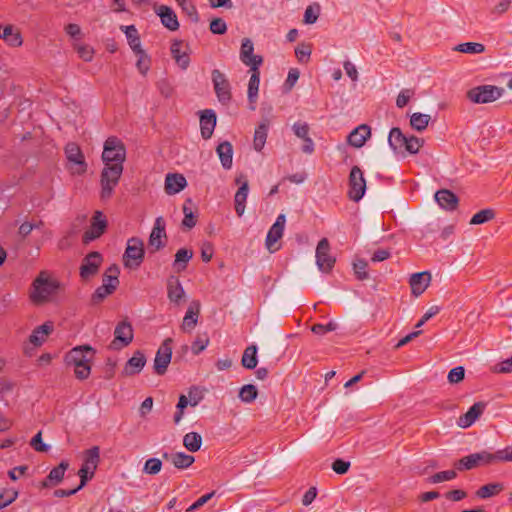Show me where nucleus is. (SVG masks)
<instances>
[{
    "label": "nucleus",
    "mask_w": 512,
    "mask_h": 512,
    "mask_svg": "<svg viewBox=\"0 0 512 512\" xmlns=\"http://www.w3.org/2000/svg\"><path fill=\"white\" fill-rule=\"evenodd\" d=\"M0 39L10 47H19L23 43L22 35L18 28L11 24L4 27L0 25Z\"/></svg>",
    "instance_id": "nucleus-24"
},
{
    "label": "nucleus",
    "mask_w": 512,
    "mask_h": 512,
    "mask_svg": "<svg viewBox=\"0 0 512 512\" xmlns=\"http://www.w3.org/2000/svg\"><path fill=\"white\" fill-rule=\"evenodd\" d=\"M187 184L185 177L181 174L169 173L165 178V192L174 195L182 191Z\"/></svg>",
    "instance_id": "nucleus-32"
},
{
    "label": "nucleus",
    "mask_w": 512,
    "mask_h": 512,
    "mask_svg": "<svg viewBox=\"0 0 512 512\" xmlns=\"http://www.w3.org/2000/svg\"><path fill=\"white\" fill-rule=\"evenodd\" d=\"M166 222L162 216L155 219L154 226L149 236V247L153 250L152 252L158 251L165 246V242L162 240L166 238Z\"/></svg>",
    "instance_id": "nucleus-17"
},
{
    "label": "nucleus",
    "mask_w": 512,
    "mask_h": 512,
    "mask_svg": "<svg viewBox=\"0 0 512 512\" xmlns=\"http://www.w3.org/2000/svg\"><path fill=\"white\" fill-rule=\"evenodd\" d=\"M430 120V115L416 112L410 117V125L413 129L421 132L427 128Z\"/></svg>",
    "instance_id": "nucleus-47"
},
{
    "label": "nucleus",
    "mask_w": 512,
    "mask_h": 512,
    "mask_svg": "<svg viewBox=\"0 0 512 512\" xmlns=\"http://www.w3.org/2000/svg\"><path fill=\"white\" fill-rule=\"evenodd\" d=\"M95 351L90 346H77L70 350L66 355L68 364L74 366L75 377L79 380H85L91 373V361Z\"/></svg>",
    "instance_id": "nucleus-1"
},
{
    "label": "nucleus",
    "mask_w": 512,
    "mask_h": 512,
    "mask_svg": "<svg viewBox=\"0 0 512 512\" xmlns=\"http://www.w3.org/2000/svg\"><path fill=\"white\" fill-rule=\"evenodd\" d=\"M493 464L497 462H511L512 461V448L506 447L492 453Z\"/></svg>",
    "instance_id": "nucleus-58"
},
{
    "label": "nucleus",
    "mask_w": 512,
    "mask_h": 512,
    "mask_svg": "<svg viewBox=\"0 0 512 512\" xmlns=\"http://www.w3.org/2000/svg\"><path fill=\"white\" fill-rule=\"evenodd\" d=\"M495 216V212L492 209H483L474 214L470 220L471 225L484 224L492 220Z\"/></svg>",
    "instance_id": "nucleus-49"
},
{
    "label": "nucleus",
    "mask_w": 512,
    "mask_h": 512,
    "mask_svg": "<svg viewBox=\"0 0 512 512\" xmlns=\"http://www.w3.org/2000/svg\"><path fill=\"white\" fill-rule=\"evenodd\" d=\"M59 282L51 278L47 272L41 271L33 280L30 290V299L34 304L50 301L59 289Z\"/></svg>",
    "instance_id": "nucleus-2"
},
{
    "label": "nucleus",
    "mask_w": 512,
    "mask_h": 512,
    "mask_svg": "<svg viewBox=\"0 0 512 512\" xmlns=\"http://www.w3.org/2000/svg\"><path fill=\"white\" fill-rule=\"evenodd\" d=\"M292 130L298 138L304 139L309 136L310 127L306 122L297 121L293 124Z\"/></svg>",
    "instance_id": "nucleus-62"
},
{
    "label": "nucleus",
    "mask_w": 512,
    "mask_h": 512,
    "mask_svg": "<svg viewBox=\"0 0 512 512\" xmlns=\"http://www.w3.org/2000/svg\"><path fill=\"white\" fill-rule=\"evenodd\" d=\"M155 13L160 17L161 23L170 31L179 29V22L174 10L166 5H159L154 7Z\"/></svg>",
    "instance_id": "nucleus-19"
},
{
    "label": "nucleus",
    "mask_w": 512,
    "mask_h": 512,
    "mask_svg": "<svg viewBox=\"0 0 512 512\" xmlns=\"http://www.w3.org/2000/svg\"><path fill=\"white\" fill-rule=\"evenodd\" d=\"M486 404L483 402L474 403L468 411L460 416L458 424L462 428L470 427L484 412Z\"/></svg>",
    "instance_id": "nucleus-26"
},
{
    "label": "nucleus",
    "mask_w": 512,
    "mask_h": 512,
    "mask_svg": "<svg viewBox=\"0 0 512 512\" xmlns=\"http://www.w3.org/2000/svg\"><path fill=\"white\" fill-rule=\"evenodd\" d=\"M146 364L145 355L141 351H136L133 356L126 362L123 374L132 376L141 372Z\"/></svg>",
    "instance_id": "nucleus-31"
},
{
    "label": "nucleus",
    "mask_w": 512,
    "mask_h": 512,
    "mask_svg": "<svg viewBox=\"0 0 512 512\" xmlns=\"http://www.w3.org/2000/svg\"><path fill=\"white\" fill-rule=\"evenodd\" d=\"M504 89L495 85H479L467 92V98L476 104H486L498 100Z\"/></svg>",
    "instance_id": "nucleus-5"
},
{
    "label": "nucleus",
    "mask_w": 512,
    "mask_h": 512,
    "mask_svg": "<svg viewBox=\"0 0 512 512\" xmlns=\"http://www.w3.org/2000/svg\"><path fill=\"white\" fill-rule=\"evenodd\" d=\"M430 280L431 274L427 271L412 274L409 281L412 294L420 296L427 289Z\"/></svg>",
    "instance_id": "nucleus-28"
},
{
    "label": "nucleus",
    "mask_w": 512,
    "mask_h": 512,
    "mask_svg": "<svg viewBox=\"0 0 512 512\" xmlns=\"http://www.w3.org/2000/svg\"><path fill=\"white\" fill-rule=\"evenodd\" d=\"M216 126V114L213 110L206 109L200 115V130L203 139L211 138Z\"/></svg>",
    "instance_id": "nucleus-23"
},
{
    "label": "nucleus",
    "mask_w": 512,
    "mask_h": 512,
    "mask_svg": "<svg viewBox=\"0 0 512 512\" xmlns=\"http://www.w3.org/2000/svg\"><path fill=\"white\" fill-rule=\"evenodd\" d=\"M216 153L219 156L222 167L225 170L232 168L233 164V146L229 141L219 143L216 148Z\"/></svg>",
    "instance_id": "nucleus-33"
},
{
    "label": "nucleus",
    "mask_w": 512,
    "mask_h": 512,
    "mask_svg": "<svg viewBox=\"0 0 512 512\" xmlns=\"http://www.w3.org/2000/svg\"><path fill=\"white\" fill-rule=\"evenodd\" d=\"M423 144L424 141L422 139L416 136H410L407 137L403 148L411 154H416L418 153L419 149L423 146Z\"/></svg>",
    "instance_id": "nucleus-55"
},
{
    "label": "nucleus",
    "mask_w": 512,
    "mask_h": 512,
    "mask_svg": "<svg viewBox=\"0 0 512 512\" xmlns=\"http://www.w3.org/2000/svg\"><path fill=\"white\" fill-rule=\"evenodd\" d=\"M113 291L106 285L99 286L92 295V302L98 304L102 302L107 296L111 295Z\"/></svg>",
    "instance_id": "nucleus-63"
},
{
    "label": "nucleus",
    "mask_w": 512,
    "mask_h": 512,
    "mask_svg": "<svg viewBox=\"0 0 512 512\" xmlns=\"http://www.w3.org/2000/svg\"><path fill=\"white\" fill-rule=\"evenodd\" d=\"M176 2L191 22L197 23L199 21L197 8L191 0H176Z\"/></svg>",
    "instance_id": "nucleus-46"
},
{
    "label": "nucleus",
    "mask_w": 512,
    "mask_h": 512,
    "mask_svg": "<svg viewBox=\"0 0 512 512\" xmlns=\"http://www.w3.org/2000/svg\"><path fill=\"white\" fill-rule=\"evenodd\" d=\"M269 130V121H262L258 127L255 129L253 145L254 149L258 152L262 151L264 145L266 143L267 134Z\"/></svg>",
    "instance_id": "nucleus-38"
},
{
    "label": "nucleus",
    "mask_w": 512,
    "mask_h": 512,
    "mask_svg": "<svg viewBox=\"0 0 512 512\" xmlns=\"http://www.w3.org/2000/svg\"><path fill=\"white\" fill-rule=\"evenodd\" d=\"M254 45L253 42L249 38H244L242 40L241 48H240V60L246 66L250 68L254 67V64L259 60L260 66L263 63V58L260 55H254Z\"/></svg>",
    "instance_id": "nucleus-22"
},
{
    "label": "nucleus",
    "mask_w": 512,
    "mask_h": 512,
    "mask_svg": "<svg viewBox=\"0 0 512 512\" xmlns=\"http://www.w3.org/2000/svg\"><path fill=\"white\" fill-rule=\"evenodd\" d=\"M145 255L144 243L140 238L132 237L128 239L127 246L123 255L125 267L129 269L138 268L143 262Z\"/></svg>",
    "instance_id": "nucleus-6"
},
{
    "label": "nucleus",
    "mask_w": 512,
    "mask_h": 512,
    "mask_svg": "<svg viewBox=\"0 0 512 512\" xmlns=\"http://www.w3.org/2000/svg\"><path fill=\"white\" fill-rule=\"evenodd\" d=\"M162 462L158 458H149L146 460L143 472L149 475H156L161 471Z\"/></svg>",
    "instance_id": "nucleus-53"
},
{
    "label": "nucleus",
    "mask_w": 512,
    "mask_h": 512,
    "mask_svg": "<svg viewBox=\"0 0 512 512\" xmlns=\"http://www.w3.org/2000/svg\"><path fill=\"white\" fill-rule=\"evenodd\" d=\"M235 183L240 185L234 196L235 212L239 217H241L244 214L246 208L249 184L244 175H239L236 177Z\"/></svg>",
    "instance_id": "nucleus-16"
},
{
    "label": "nucleus",
    "mask_w": 512,
    "mask_h": 512,
    "mask_svg": "<svg viewBox=\"0 0 512 512\" xmlns=\"http://www.w3.org/2000/svg\"><path fill=\"white\" fill-rule=\"evenodd\" d=\"M454 50L466 54H480L484 52L485 46L481 43L466 42L458 44Z\"/></svg>",
    "instance_id": "nucleus-48"
},
{
    "label": "nucleus",
    "mask_w": 512,
    "mask_h": 512,
    "mask_svg": "<svg viewBox=\"0 0 512 512\" xmlns=\"http://www.w3.org/2000/svg\"><path fill=\"white\" fill-rule=\"evenodd\" d=\"M53 324L51 322H46L37 328H35L30 337L29 341L34 346H41L47 339L50 333L53 331Z\"/></svg>",
    "instance_id": "nucleus-34"
},
{
    "label": "nucleus",
    "mask_w": 512,
    "mask_h": 512,
    "mask_svg": "<svg viewBox=\"0 0 512 512\" xmlns=\"http://www.w3.org/2000/svg\"><path fill=\"white\" fill-rule=\"evenodd\" d=\"M212 83L220 103L226 105L231 101V85L224 73L218 69L212 71Z\"/></svg>",
    "instance_id": "nucleus-10"
},
{
    "label": "nucleus",
    "mask_w": 512,
    "mask_h": 512,
    "mask_svg": "<svg viewBox=\"0 0 512 512\" xmlns=\"http://www.w3.org/2000/svg\"><path fill=\"white\" fill-rule=\"evenodd\" d=\"M338 325L334 321H329L327 324H314L311 331L316 335H324L327 332L335 331Z\"/></svg>",
    "instance_id": "nucleus-60"
},
{
    "label": "nucleus",
    "mask_w": 512,
    "mask_h": 512,
    "mask_svg": "<svg viewBox=\"0 0 512 512\" xmlns=\"http://www.w3.org/2000/svg\"><path fill=\"white\" fill-rule=\"evenodd\" d=\"M209 344V338L207 335H199L194 340L191 346V350L194 355H199L202 351L206 349Z\"/></svg>",
    "instance_id": "nucleus-57"
},
{
    "label": "nucleus",
    "mask_w": 512,
    "mask_h": 512,
    "mask_svg": "<svg viewBox=\"0 0 512 512\" xmlns=\"http://www.w3.org/2000/svg\"><path fill=\"white\" fill-rule=\"evenodd\" d=\"M65 154L68 161L73 162L81 167L80 172H84L86 170L84 156L77 144L68 143L65 147Z\"/></svg>",
    "instance_id": "nucleus-37"
},
{
    "label": "nucleus",
    "mask_w": 512,
    "mask_h": 512,
    "mask_svg": "<svg viewBox=\"0 0 512 512\" xmlns=\"http://www.w3.org/2000/svg\"><path fill=\"white\" fill-rule=\"evenodd\" d=\"M119 273V267L116 264L111 265L103 274L102 284L114 292L119 285Z\"/></svg>",
    "instance_id": "nucleus-39"
},
{
    "label": "nucleus",
    "mask_w": 512,
    "mask_h": 512,
    "mask_svg": "<svg viewBox=\"0 0 512 512\" xmlns=\"http://www.w3.org/2000/svg\"><path fill=\"white\" fill-rule=\"evenodd\" d=\"M316 264L323 273H329L336 262L334 256L330 254V243L327 238H322L316 247Z\"/></svg>",
    "instance_id": "nucleus-9"
},
{
    "label": "nucleus",
    "mask_w": 512,
    "mask_h": 512,
    "mask_svg": "<svg viewBox=\"0 0 512 512\" xmlns=\"http://www.w3.org/2000/svg\"><path fill=\"white\" fill-rule=\"evenodd\" d=\"M193 257V251L187 248L179 249L175 254L173 267L177 272H181L187 268L188 262Z\"/></svg>",
    "instance_id": "nucleus-40"
},
{
    "label": "nucleus",
    "mask_w": 512,
    "mask_h": 512,
    "mask_svg": "<svg viewBox=\"0 0 512 512\" xmlns=\"http://www.w3.org/2000/svg\"><path fill=\"white\" fill-rule=\"evenodd\" d=\"M260 62L257 61L254 67L250 68L251 76L248 83L247 96L250 104H255L258 98L259 84H260Z\"/></svg>",
    "instance_id": "nucleus-27"
},
{
    "label": "nucleus",
    "mask_w": 512,
    "mask_h": 512,
    "mask_svg": "<svg viewBox=\"0 0 512 512\" xmlns=\"http://www.w3.org/2000/svg\"><path fill=\"white\" fill-rule=\"evenodd\" d=\"M368 263L363 259H357L353 263V270L358 280H365L368 278L367 272Z\"/></svg>",
    "instance_id": "nucleus-54"
},
{
    "label": "nucleus",
    "mask_w": 512,
    "mask_h": 512,
    "mask_svg": "<svg viewBox=\"0 0 512 512\" xmlns=\"http://www.w3.org/2000/svg\"><path fill=\"white\" fill-rule=\"evenodd\" d=\"M188 404H190L188 398L183 394L180 395L177 406H176L177 411L174 414L175 424H178L182 420L183 415H184V409L188 406Z\"/></svg>",
    "instance_id": "nucleus-61"
},
{
    "label": "nucleus",
    "mask_w": 512,
    "mask_h": 512,
    "mask_svg": "<svg viewBox=\"0 0 512 512\" xmlns=\"http://www.w3.org/2000/svg\"><path fill=\"white\" fill-rule=\"evenodd\" d=\"M133 328L127 320L120 321L114 330V340L111 342V348L118 350L128 346L133 340Z\"/></svg>",
    "instance_id": "nucleus-12"
},
{
    "label": "nucleus",
    "mask_w": 512,
    "mask_h": 512,
    "mask_svg": "<svg viewBox=\"0 0 512 512\" xmlns=\"http://www.w3.org/2000/svg\"><path fill=\"white\" fill-rule=\"evenodd\" d=\"M100 459V449L98 446H93L88 449L84 454V462L78 471L80 477V487H84L89 479L94 476V471L97 468Z\"/></svg>",
    "instance_id": "nucleus-7"
},
{
    "label": "nucleus",
    "mask_w": 512,
    "mask_h": 512,
    "mask_svg": "<svg viewBox=\"0 0 512 512\" xmlns=\"http://www.w3.org/2000/svg\"><path fill=\"white\" fill-rule=\"evenodd\" d=\"M121 31L126 35L128 44L134 53H142L140 36L134 25L121 26Z\"/></svg>",
    "instance_id": "nucleus-36"
},
{
    "label": "nucleus",
    "mask_w": 512,
    "mask_h": 512,
    "mask_svg": "<svg viewBox=\"0 0 512 512\" xmlns=\"http://www.w3.org/2000/svg\"><path fill=\"white\" fill-rule=\"evenodd\" d=\"M348 197L354 202H359L366 192V180L359 166L351 168L348 178Z\"/></svg>",
    "instance_id": "nucleus-8"
},
{
    "label": "nucleus",
    "mask_w": 512,
    "mask_h": 512,
    "mask_svg": "<svg viewBox=\"0 0 512 512\" xmlns=\"http://www.w3.org/2000/svg\"><path fill=\"white\" fill-rule=\"evenodd\" d=\"M69 463L65 460L51 469L47 477L42 482V487L48 488L58 485L64 478L65 471L68 469Z\"/></svg>",
    "instance_id": "nucleus-30"
},
{
    "label": "nucleus",
    "mask_w": 512,
    "mask_h": 512,
    "mask_svg": "<svg viewBox=\"0 0 512 512\" xmlns=\"http://www.w3.org/2000/svg\"><path fill=\"white\" fill-rule=\"evenodd\" d=\"M406 139L407 136L404 135L399 128L394 127L390 130L388 143L394 151H397L404 147Z\"/></svg>",
    "instance_id": "nucleus-43"
},
{
    "label": "nucleus",
    "mask_w": 512,
    "mask_h": 512,
    "mask_svg": "<svg viewBox=\"0 0 512 512\" xmlns=\"http://www.w3.org/2000/svg\"><path fill=\"white\" fill-rule=\"evenodd\" d=\"M310 44L301 43L295 48V55L300 63H307L311 56Z\"/></svg>",
    "instance_id": "nucleus-52"
},
{
    "label": "nucleus",
    "mask_w": 512,
    "mask_h": 512,
    "mask_svg": "<svg viewBox=\"0 0 512 512\" xmlns=\"http://www.w3.org/2000/svg\"><path fill=\"white\" fill-rule=\"evenodd\" d=\"M107 228V220L101 211H96L92 217L91 225L83 234L82 240L85 244L99 238Z\"/></svg>",
    "instance_id": "nucleus-14"
},
{
    "label": "nucleus",
    "mask_w": 512,
    "mask_h": 512,
    "mask_svg": "<svg viewBox=\"0 0 512 512\" xmlns=\"http://www.w3.org/2000/svg\"><path fill=\"white\" fill-rule=\"evenodd\" d=\"M195 461L192 455L184 452L173 453L171 457V463L178 469H186L190 467Z\"/></svg>",
    "instance_id": "nucleus-45"
},
{
    "label": "nucleus",
    "mask_w": 512,
    "mask_h": 512,
    "mask_svg": "<svg viewBox=\"0 0 512 512\" xmlns=\"http://www.w3.org/2000/svg\"><path fill=\"white\" fill-rule=\"evenodd\" d=\"M200 315L199 301H192L183 318L181 329L185 333H191L198 323Z\"/></svg>",
    "instance_id": "nucleus-21"
},
{
    "label": "nucleus",
    "mask_w": 512,
    "mask_h": 512,
    "mask_svg": "<svg viewBox=\"0 0 512 512\" xmlns=\"http://www.w3.org/2000/svg\"><path fill=\"white\" fill-rule=\"evenodd\" d=\"M257 363V346L250 345L243 352L241 364L244 368L251 370L257 366Z\"/></svg>",
    "instance_id": "nucleus-41"
},
{
    "label": "nucleus",
    "mask_w": 512,
    "mask_h": 512,
    "mask_svg": "<svg viewBox=\"0 0 512 512\" xmlns=\"http://www.w3.org/2000/svg\"><path fill=\"white\" fill-rule=\"evenodd\" d=\"M209 29L213 34L222 35L227 31V24L222 18H214L210 22Z\"/></svg>",
    "instance_id": "nucleus-64"
},
{
    "label": "nucleus",
    "mask_w": 512,
    "mask_h": 512,
    "mask_svg": "<svg viewBox=\"0 0 512 512\" xmlns=\"http://www.w3.org/2000/svg\"><path fill=\"white\" fill-rule=\"evenodd\" d=\"M183 42L180 40H174L171 44V55L176 61L177 65L182 69L186 70L190 64L189 54L186 51H181Z\"/></svg>",
    "instance_id": "nucleus-35"
},
{
    "label": "nucleus",
    "mask_w": 512,
    "mask_h": 512,
    "mask_svg": "<svg viewBox=\"0 0 512 512\" xmlns=\"http://www.w3.org/2000/svg\"><path fill=\"white\" fill-rule=\"evenodd\" d=\"M503 490H504V485L502 483L494 482V483H489V484H486V485H483L482 487H480L477 490L476 495H477V497H479L481 499H487V498H490V497H493V496L499 494Z\"/></svg>",
    "instance_id": "nucleus-42"
},
{
    "label": "nucleus",
    "mask_w": 512,
    "mask_h": 512,
    "mask_svg": "<svg viewBox=\"0 0 512 512\" xmlns=\"http://www.w3.org/2000/svg\"><path fill=\"white\" fill-rule=\"evenodd\" d=\"M456 475L457 474L454 470H446V471H441V472L435 473L434 475L429 477L428 480L430 483L436 484V483H440L443 481L452 480L456 477Z\"/></svg>",
    "instance_id": "nucleus-56"
},
{
    "label": "nucleus",
    "mask_w": 512,
    "mask_h": 512,
    "mask_svg": "<svg viewBox=\"0 0 512 512\" xmlns=\"http://www.w3.org/2000/svg\"><path fill=\"white\" fill-rule=\"evenodd\" d=\"M126 159V148L124 143L117 137H108L104 143L102 160L105 165H123Z\"/></svg>",
    "instance_id": "nucleus-3"
},
{
    "label": "nucleus",
    "mask_w": 512,
    "mask_h": 512,
    "mask_svg": "<svg viewBox=\"0 0 512 512\" xmlns=\"http://www.w3.org/2000/svg\"><path fill=\"white\" fill-rule=\"evenodd\" d=\"M493 464L492 453L483 450L477 453H472L468 456L461 458L456 464L455 467L462 470H471L477 466L481 465H491Z\"/></svg>",
    "instance_id": "nucleus-11"
},
{
    "label": "nucleus",
    "mask_w": 512,
    "mask_h": 512,
    "mask_svg": "<svg viewBox=\"0 0 512 512\" xmlns=\"http://www.w3.org/2000/svg\"><path fill=\"white\" fill-rule=\"evenodd\" d=\"M18 497V492L16 490H5L0 492V509L9 506L13 503Z\"/></svg>",
    "instance_id": "nucleus-59"
},
{
    "label": "nucleus",
    "mask_w": 512,
    "mask_h": 512,
    "mask_svg": "<svg viewBox=\"0 0 512 512\" xmlns=\"http://www.w3.org/2000/svg\"><path fill=\"white\" fill-rule=\"evenodd\" d=\"M435 200L438 205L448 211H453L457 208L459 199L448 189H441L435 193Z\"/></svg>",
    "instance_id": "nucleus-29"
},
{
    "label": "nucleus",
    "mask_w": 512,
    "mask_h": 512,
    "mask_svg": "<svg viewBox=\"0 0 512 512\" xmlns=\"http://www.w3.org/2000/svg\"><path fill=\"white\" fill-rule=\"evenodd\" d=\"M321 7L318 3H313L309 5L304 12V23L305 24H314L319 15H320Z\"/></svg>",
    "instance_id": "nucleus-51"
},
{
    "label": "nucleus",
    "mask_w": 512,
    "mask_h": 512,
    "mask_svg": "<svg viewBox=\"0 0 512 512\" xmlns=\"http://www.w3.org/2000/svg\"><path fill=\"white\" fill-rule=\"evenodd\" d=\"M103 258L99 252L93 251L88 253L80 266V276L82 279H89L98 273Z\"/></svg>",
    "instance_id": "nucleus-15"
},
{
    "label": "nucleus",
    "mask_w": 512,
    "mask_h": 512,
    "mask_svg": "<svg viewBox=\"0 0 512 512\" xmlns=\"http://www.w3.org/2000/svg\"><path fill=\"white\" fill-rule=\"evenodd\" d=\"M167 297L171 303L177 306L185 297L184 288L177 276L171 275L167 279Z\"/></svg>",
    "instance_id": "nucleus-20"
},
{
    "label": "nucleus",
    "mask_w": 512,
    "mask_h": 512,
    "mask_svg": "<svg viewBox=\"0 0 512 512\" xmlns=\"http://www.w3.org/2000/svg\"><path fill=\"white\" fill-rule=\"evenodd\" d=\"M123 172V165L112 164L105 165L101 173V199H109L114 191V188L118 185L119 179Z\"/></svg>",
    "instance_id": "nucleus-4"
},
{
    "label": "nucleus",
    "mask_w": 512,
    "mask_h": 512,
    "mask_svg": "<svg viewBox=\"0 0 512 512\" xmlns=\"http://www.w3.org/2000/svg\"><path fill=\"white\" fill-rule=\"evenodd\" d=\"M286 223V217L284 214H279L276 218L274 224L270 227L267 236H266V247L269 251H275L277 248H274V245L277 243L279 239L282 238L284 233Z\"/></svg>",
    "instance_id": "nucleus-18"
},
{
    "label": "nucleus",
    "mask_w": 512,
    "mask_h": 512,
    "mask_svg": "<svg viewBox=\"0 0 512 512\" xmlns=\"http://www.w3.org/2000/svg\"><path fill=\"white\" fill-rule=\"evenodd\" d=\"M172 339L167 338L161 344L159 349L156 352V356L154 359V371L158 375H164L167 371L168 365L171 362L172 357V348H171Z\"/></svg>",
    "instance_id": "nucleus-13"
},
{
    "label": "nucleus",
    "mask_w": 512,
    "mask_h": 512,
    "mask_svg": "<svg viewBox=\"0 0 512 512\" xmlns=\"http://www.w3.org/2000/svg\"><path fill=\"white\" fill-rule=\"evenodd\" d=\"M258 395V390L256 386L252 384L244 385L239 391V397L243 402L251 403L253 402Z\"/></svg>",
    "instance_id": "nucleus-50"
},
{
    "label": "nucleus",
    "mask_w": 512,
    "mask_h": 512,
    "mask_svg": "<svg viewBox=\"0 0 512 512\" xmlns=\"http://www.w3.org/2000/svg\"><path fill=\"white\" fill-rule=\"evenodd\" d=\"M370 135V127L366 124H361L349 133L347 142L355 148H361Z\"/></svg>",
    "instance_id": "nucleus-25"
},
{
    "label": "nucleus",
    "mask_w": 512,
    "mask_h": 512,
    "mask_svg": "<svg viewBox=\"0 0 512 512\" xmlns=\"http://www.w3.org/2000/svg\"><path fill=\"white\" fill-rule=\"evenodd\" d=\"M183 445L190 452H197L202 445V437L197 432H189L183 437Z\"/></svg>",
    "instance_id": "nucleus-44"
}]
</instances>
